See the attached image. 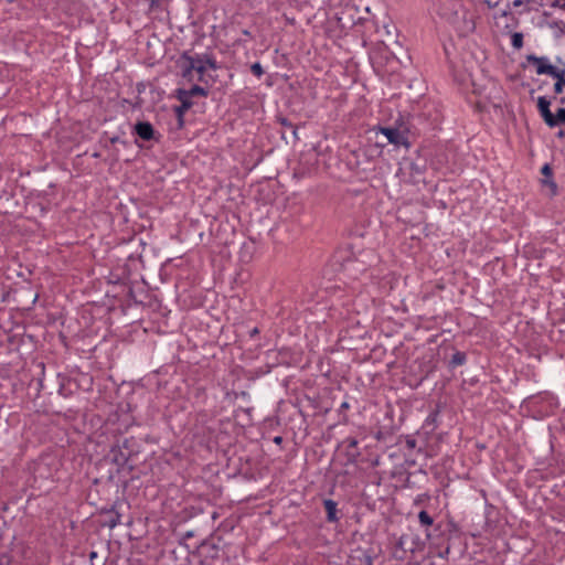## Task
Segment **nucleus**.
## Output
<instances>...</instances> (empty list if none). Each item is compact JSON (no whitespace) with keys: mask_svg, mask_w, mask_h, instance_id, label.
Returning <instances> with one entry per match:
<instances>
[{"mask_svg":"<svg viewBox=\"0 0 565 565\" xmlns=\"http://www.w3.org/2000/svg\"><path fill=\"white\" fill-rule=\"evenodd\" d=\"M512 46L516 50L522 49L523 46V34L520 32H514L511 36Z\"/></svg>","mask_w":565,"mask_h":565,"instance_id":"obj_15","label":"nucleus"},{"mask_svg":"<svg viewBox=\"0 0 565 565\" xmlns=\"http://www.w3.org/2000/svg\"><path fill=\"white\" fill-rule=\"evenodd\" d=\"M558 102H559V104L564 105V104H565V97H561V98L558 99Z\"/></svg>","mask_w":565,"mask_h":565,"instance_id":"obj_30","label":"nucleus"},{"mask_svg":"<svg viewBox=\"0 0 565 565\" xmlns=\"http://www.w3.org/2000/svg\"><path fill=\"white\" fill-rule=\"evenodd\" d=\"M256 333H258V329L257 328L253 329L252 332H250L252 335H254Z\"/></svg>","mask_w":565,"mask_h":565,"instance_id":"obj_31","label":"nucleus"},{"mask_svg":"<svg viewBox=\"0 0 565 565\" xmlns=\"http://www.w3.org/2000/svg\"><path fill=\"white\" fill-rule=\"evenodd\" d=\"M439 14L449 22L460 35H467L475 30V21L468 14L463 0H443Z\"/></svg>","mask_w":565,"mask_h":565,"instance_id":"obj_2","label":"nucleus"},{"mask_svg":"<svg viewBox=\"0 0 565 565\" xmlns=\"http://www.w3.org/2000/svg\"><path fill=\"white\" fill-rule=\"evenodd\" d=\"M542 174H544L545 177H548L552 174V169L548 164H545L543 168H542Z\"/></svg>","mask_w":565,"mask_h":565,"instance_id":"obj_24","label":"nucleus"},{"mask_svg":"<svg viewBox=\"0 0 565 565\" xmlns=\"http://www.w3.org/2000/svg\"><path fill=\"white\" fill-rule=\"evenodd\" d=\"M119 523H120L119 515H116V518L109 520L108 525H109V527H115Z\"/></svg>","mask_w":565,"mask_h":565,"instance_id":"obj_23","label":"nucleus"},{"mask_svg":"<svg viewBox=\"0 0 565 565\" xmlns=\"http://www.w3.org/2000/svg\"><path fill=\"white\" fill-rule=\"evenodd\" d=\"M160 1H161V0H149V2H150V8H154V7H157V6L159 4V2H160Z\"/></svg>","mask_w":565,"mask_h":565,"instance_id":"obj_26","label":"nucleus"},{"mask_svg":"<svg viewBox=\"0 0 565 565\" xmlns=\"http://www.w3.org/2000/svg\"><path fill=\"white\" fill-rule=\"evenodd\" d=\"M526 60H527V62L533 63L537 66L536 73L539 75L546 74V72L541 71V68L554 67V65L548 63L547 57H544V56L539 57V56L530 54L526 56Z\"/></svg>","mask_w":565,"mask_h":565,"instance_id":"obj_8","label":"nucleus"},{"mask_svg":"<svg viewBox=\"0 0 565 565\" xmlns=\"http://www.w3.org/2000/svg\"><path fill=\"white\" fill-rule=\"evenodd\" d=\"M250 71L254 75H256L257 77H260L263 74H264V70H263V66L260 65V63L256 62L254 63L252 66H250Z\"/></svg>","mask_w":565,"mask_h":565,"instance_id":"obj_18","label":"nucleus"},{"mask_svg":"<svg viewBox=\"0 0 565 565\" xmlns=\"http://www.w3.org/2000/svg\"><path fill=\"white\" fill-rule=\"evenodd\" d=\"M408 168L411 170V177H412V181L414 183H418V182L423 181V175H424V170H425L424 166H419L415 162H411Z\"/></svg>","mask_w":565,"mask_h":565,"instance_id":"obj_10","label":"nucleus"},{"mask_svg":"<svg viewBox=\"0 0 565 565\" xmlns=\"http://www.w3.org/2000/svg\"><path fill=\"white\" fill-rule=\"evenodd\" d=\"M323 507H324V510L327 512V520L328 522H338L339 520V516H338V504L335 501L331 500V499H326L323 501Z\"/></svg>","mask_w":565,"mask_h":565,"instance_id":"obj_7","label":"nucleus"},{"mask_svg":"<svg viewBox=\"0 0 565 565\" xmlns=\"http://www.w3.org/2000/svg\"><path fill=\"white\" fill-rule=\"evenodd\" d=\"M110 142H111V143L121 142L122 145H125V143H126L125 141H121L119 137H113V138L110 139Z\"/></svg>","mask_w":565,"mask_h":565,"instance_id":"obj_25","label":"nucleus"},{"mask_svg":"<svg viewBox=\"0 0 565 565\" xmlns=\"http://www.w3.org/2000/svg\"><path fill=\"white\" fill-rule=\"evenodd\" d=\"M551 100L546 96L537 98V110L547 127L554 128L565 125V108H558L555 114L551 111Z\"/></svg>","mask_w":565,"mask_h":565,"instance_id":"obj_3","label":"nucleus"},{"mask_svg":"<svg viewBox=\"0 0 565 565\" xmlns=\"http://www.w3.org/2000/svg\"><path fill=\"white\" fill-rule=\"evenodd\" d=\"M278 121L281 126L290 128L295 138L297 137V128L285 117H278Z\"/></svg>","mask_w":565,"mask_h":565,"instance_id":"obj_17","label":"nucleus"},{"mask_svg":"<svg viewBox=\"0 0 565 565\" xmlns=\"http://www.w3.org/2000/svg\"><path fill=\"white\" fill-rule=\"evenodd\" d=\"M541 71L546 72V75L552 76L553 78L556 79V82L565 84V68L559 70L554 66V67L541 68Z\"/></svg>","mask_w":565,"mask_h":565,"instance_id":"obj_11","label":"nucleus"},{"mask_svg":"<svg viewBox=\"0 0 565 565\" xmlns=\"http://www.w3.org/2000/svg\"><path fill=\"white\" fill-rule=\"evenodd\" d=\"M465 362H466V354L463 352H459V351L454 353L451 356V360H450L451 366L462 365Z\"/></svg>","mask_w":565,"mask_h":565,"instance_id":"obj_14","label":"nucleus"},{"mask_svg":"<svg viewBox=\"0 0 565 565\" xmlns=\"http://www.w3.org/2000/svg\"><path fill=\"white\" fill-rule=\"evenodd\" d=\"M564 87H565V84L555 82V84H554V93L555 94H561L563 92Z\"/></svg>","mask_w":565,"mask_h":565,"instance_id":"obj_20","label":"nucleus"},{"mask_svg":"<svg viewBox=\"0 0 565 565\" xmlns=\"http://www.w3.org/2000/svg\"><path fill=\"white\" fill-rule=\"evenodd\" d=\"M350 407L349 403L348 402H343L341 404V409H348Z\"/></svg>","mask_w":565,"mask_h":565,"instance_id":"obj_27","label":"nucleus"},{"mask_svg":"<svg viewBox=\"0 0 565 565\" xmlns=\"http://www.w3.org/2000/svg\"><path fill=\"white\" fill-rule=\"evenodd\" d=\"M89 557H90V559L95 558V557H96V553H95V552H92V553L89 554Z\"/></svg>","mask_w":565,"mask_h":565,"instance_id":"obj_33","label":"nucleus"},{"mask_svg":"<svg viewBox=\"0 0 565 565\" xmlns=\"http://www.w3.org/2000/svg\"><path fill=\"white\" fill-rule=\"evenodd\" d=\"M551 6L555 8L565 9V0H553Z\"/></svg>","mask_w":565,"mask_h":565,"instance_id":"obj_19","label":"nucleus"},{"mask_svg":"<svg viewBox=\"0 0 565 565\" xmlns=\"http://www.w3.org/2000/svg\"><path fill=\"white\" fill-rule=\"evenodd\" d=\"M531 1H532V0H513V1H512V6H513L514 8H519V7L523 6L524 3H529V2H531Z\"/></svg>","mask_w":565,"mask_h":565,"instance_id":"obj_21","label":"nucleus"},{"mask_svg":"<svg viewBox=\"0 0 565 565\" xmlns=\"http://www.w3.org/2000/svg\"><path fill=\"white\" fill-rule=\"evenodd\" d=\"M136 134L143 140H151L154 135L152 125L148 121H139L135 125Z\"/></svg>","mask_w":565,"mask_h":565,"instance_id":"obj_6","label":"nucleus"},{"mask_svg":"<svg viewBox=\"0 0 565 565\" xmlns=\"http://www.w3.org/2000/svg\"><path fill=\"white\" fill-rule=\"evenodd\" d=\"M281 440H282V438H281V437H279V436H277V437H275V438H274V441H275L276 444H280V443H281Z\"/></svg>","mask_w":565,"mask_h":565,"instance_id":"obj_29","label":"nucleus"},{"mask_svg":"<svg viewBox=\"0 0 565 565\" xmlns=\"http://www.w3.org/2000/svg\"><path fill=\"white\" fill-rule=\"evenodd\" d=\"M439 415V406H436V408L427 416L425 420L426 426H431V429H435L437 420Z\"/></svg>","mask_w":565,"mask_h":565,"instance_id":"obj_13","label":"nucleus"},{"mask_svg":"<svg viewBox=\"0 0 565 565\" xmlns=\"http://www.w3.org/2000/svg\"><path fill=\"white\" fill-rule=\"evenodd\" d=\"M418 521H419L420 525L424 527H429V526L434 525L433 516H430L429 513L425 510H422L418 513Z\"/></svg>","mask_w":565,"mask_h":565,"instance_id":"obj_12","label":"nucleus"},{"mask_svg":"<svg viewBox=\"0 0 565 565\" xmlns=\"http://www.w3.org/2000/svg\"><path fill=\"white\" fill-rule=\"evenodd\" d=\"M543 182L545 184H548V186L551 188L552 194L555 195L556 194V189H557L556 184L553 181L544 180Z\"/></svg>","mask_w":565,"mask_h":565,"instance_id":"obj_22","label":"nucleus"},{"mask_svg":"<svg viewBox=\"0 0 565 565\" xmlns=\"http://www.w3.org/2000/svg\"><path fill=\"white\" fill-rule=\"evenodd\" d=\"M556 136H557L558 138H564V137H565V131H564V130H559V131L556 134Z\"/></svg>","mask_w":565,"mask_h":565,"instance_id":"obj_28","label":"nucleus"},{"mask_svg":"<svg viewBox=\"0 0 565 565\" xmlns=\"http://www.w3.org/2000/svg\"><path fill=\"white\" fill-rule=\"evenodd\" d=\"M407 444H408V446L414 447L415 446V440L407 441Z\"/></svg>","mask_w":565,"mask_h":565,"instance_id":"obj_32","label":"nucleus"},{"mask_svg":"<svg viewBox=\"0 0 565 565\" xmlns=\"http://www.w3.org/2000/svg\"><path fill=\"white\" fill-rule=\"evenodd\" d=\"M380 131L387 138L390 143H393L395 146L407 145V138L397 128L381 127Z\"/></svg>","mask_w":565,"mask_h":565,"instance_id":"obj_4","label":"nucleus"},{"mask_svg":"<svg viewBox=\"0 0 565 565\" xmlns=\"http://www.w3.org/2000/svg\"><path fill=\"white\" fill-rule=\"evenodd\" d=\"M178 90L181 92V94L184 96V97H189L190 99H192V97L194 96H203V97H206L209 92L207 89L199 86V85H194L192 86L190 89H183V88H179Z\"/></svg>","mask_w":565,"mask_h":565,"instance_id":"obj_9","label":"nucleus"},{"mask_svg":"<svg viewBox=\"0 0 565 565\" xmlns=\"http://www.w3.org/2000/svg\"><path fill=\"white\" fill-rule=\"evenodd\" d=\"M344 443L347 444L348 454H349L350 456H352L353 458L358 457V456H359V454H358V452H352V451H351V449L356 448V446H358V440H356L355 438H348Z\"/></svg>","mask_w":565,"mask_h":565,"instance_id":"obj_16","label":"nucleus"},{"mask_svg":"<svg viewBox=\"0 0 565 565\" xmlns=\"http://www.w3.org/2000/svg\"><path fill=\"white\" fill-rule=\"evenodd\" d=\"M178 67L180 68L181 76L188 82L199 81L207 83L206 70L211 68L216 71L218 65L214 57L209 54L191 55L184 52L179 57Z\"/></svg>","mask_w":565,"mask_h":565,"instance_id":"obj_1","label":"nucleus"},{"mask_svg":"<svg viewBox=\"0 0 565 565\" xmlns=\"http://www.w3.org/2000/svg\"><path fill=\"white\" fill-rule=\"evenodd\" d=\"M426 536L429 539L431 536V534L427 531Z\"/></svg>","mask_w":565,"mask_h":565,"instance_id":"obj_34","label":"nucleus"},{"mask_svg":"<svg viewBox=\"0 0 565 565\" xmlns=\"http://www.w3.org/2000/svg\"><path fill=\"white\" fill-rule=\"evenodd\" d=\"M177 98L180 100L181 105L175 107V114L178 116L179 126H182L183 115L192 107V100L189 97H184L180 90H177Z\"/></svg>","mask_w":565,"mask_h":565,"instance_id":"obj_5","label":"nucleus"}]
</instances>
